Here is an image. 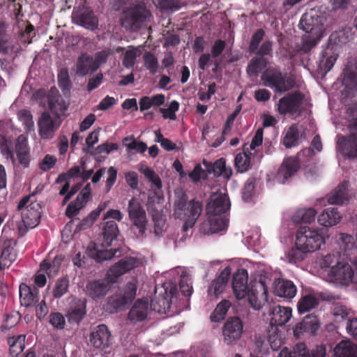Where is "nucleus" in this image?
Returning <instances> with one entry per match:
<instances>
[{"label": "nucleus", "mask_w": 357, "mask_h": 357, "mask_svg": "<svg viewBox=\"0 0 357 357\" xmlns=\"http://www.w3.org/2000/svg\"><path fill=\"white\" fill-rule=\"evenodd\" d=\"M265 86L274 90L275 92L284 93L293 89L294 81L287 74L275 68L266 70L261 77Z\"/></svg>", "instance_id": "obj_7"}, {"label": "nucleus", "mask_w": 357, "mask_h": 357, "mask_svg": "<svg viewBox=\"0 0 357 357\" xmlns=\"http://www.w3.org/2000/svg\"><path fill=\"white\" fill-rule=\"evenodd\" d=\"M61 123L62 119L59 116H52L49 112H43L38 121V134L41 139H53Z\"/></svg>", "instance_id": "obj_10"}, {"label": "nucleus", "mask_w": 357, "mask_h": 357, "mask_svg": "<svg viewBox=\"0 0 357 357\" xmlns=\"http://www.w3.org/2000/svg\"><path fill=\"white\" fill-rule=\"evenodd\" d=\"M138 51L137 50L130 46L129 47V49L126 51L123 58V65L126 68H132L136 61V59L138 56Z\"/></svg>", "instance_id": "obj_50"}, {"label": "nucleus", "mask_w": 357, "mask_h": 357, "mask_svg": "<svg viewBox=\"0 0 357 357\" xmlns=\"http://www.w3.org/2000/svg\"><path fill=\"white\" fill-rule=\"evenodd\" d=\"M208 222L209 225L208 231L217 233L227 228L229 219L227 215H208Z\"/></svg>", "instance_id": "obj_37"}, {"label": "nucleus", "mask_w": 357, "mask_h": 357, "mask_svg": "<svg viewBox=\"0 0 357 357\" xmlns=\"http://www.w3.org/2000/svg\"><path fill=\"white\" fill-rule=\"evenodd\" d=\"M144 66L151 75H155L158 70L159 63L157 57L151 52H146L143 55Z\"/></svg>", "instance_id": "obj_46"}, {"label": "nucleus", "mask_w": 357, "mask_h": 357, "mask_svg": "<svg viewBox=\"0 0 357 357\" xmlns=\"http://www.w3.org/2000/svg\"><path fill=\"white\" fill-rule=\"evenodd\" d=\"M91 184L87 183L78 194L76 199L68 205L66 210V215L68 218H72L78 214L80 209L86 204L91 195Z\"/></svg>", "instance_id": "obj_22"}, {"label": "nucleus", "mask_w": 357, "mask_h": 357, "mask_svg": "<svg viewBox=\"0 0 357 357\" xmlns=\"http://www.w3.org/2000/svg\"><path fill=\"white\" fill-rule=\"evenodd\" d=\"M297 289L290 280H279L275 284L274 294L280 297L291 299L296 294Z\"/></svg>", "instance_id": "obj_30"}, {"label": "nucleus", "mask_w": 357, "mask_h": 357, "mask_svg": "<svg viewBox=\"0 0 357 357\" xmlns=\"http://www.w3.org/2000/svg\"><path fill=\"white\" fill-rule=\"evenodd\" d=\"M20 314L17 312H12L5 316L4 324L2 327L5 329H9L15 326L20 319Z\"/></svg>", "instance_id": "obj_56"}, {"label": "nucleus", "mask_w": 357, "mask_h": 357, "mask_svg": "<svg viewBox=\"0 0 357 357\" xmlns=\"http://www.w3.org/2000/svg\"><path fill=\"white\" fill-rule=\"evenodd\" d=\"M172 301L169 296H166L165 294H160L159 295H155L151 298L150 303V308L158 313L163 314L170 308Z\"/></svg>", "instance_id": "obj_34"}, {"label": "nucleus", "mask_w": 357, "mask_h": 357, "mask_svg": "<svg viewBox=\"0 0 357 357\" xmlns=\"http://www.w3.org/2000/svg\"><path fill=\"white\" fill-rule=\"evenodd\" d=\"M137 286L135 283L129 282L116 294L108 298L107 305L112 312H118L130 303L136 296Z\"/></svg>", "instance_id": "obj_9"}, {"label": "nucleus", "mask_w": 357, "mask_h": 357, "mask_svg": "<svg viewBox=\"0 0 357 357\" xmlns=\"http://www.w3.org/2000/svg\"><path fill=\"white\" fill-rule=\"evenodd\" d=\"M254 53L259 56V57H263L264 56H272L273 42L271 40H265L263 42L261 46L258 47V50Z\"/></svg>", "instance_id": "obj_62"}, {"label": "nucleus", "mask_w": 357, "mask_h": 357, "mask_svg": "<svg viewBox=\"0 0 357 357\" xmlns=\"http://www.w3.org/2000/svg\"><path fill=\"white\" fill-rule=\"evenodd\" d=\"M75 73L78 77H84L92 73L99 68L98 62L93 61L92 56L87 53H82L77 58Z\"/></svg>", "instance_id": "obj_26"}, {"label": "nucleus", "mask_w": 357, "mask_h": 357, "mask_svg": "<svg viewBox=\"0 0 357 357\" xmlns=\"http://www.w3.org/2000/svg\"><path fill=\"white\" fill-rule=\"evenodd\" d=\"M347 181H343L337 185L329 196L328 200L331 204H343L349 201Z\"/></svg>", "instance_id": "obj_32"}, {"label": "nucleus", "mask_w": 357, "mask_h": 357, "mask_svg": "<svg viewBox=\"0 0 357 357\" xmlns=\"http://www.w3.org/2000/svg\"><path fill=\"white\" fill-rule=\"evenodd\" d=\"M41 206L37 202H31L22 213V222L26 229H33L38 225L41 216Z\"/></svg>", "instance_id": "obj_18"}, {"label": "nucleus", "mask_w": 357, "mask_h": 357, "mask_svg": "<svg viewBox=\"0 0 357 357\" xmlns=\"http://www.w3.org/2000/svg\"><path fill=\"white\" fill-rule=\"evenodd\" d=\"M144 174L145 177L157 188L160 189L162 188V182L160 177L155 173V172L149 168L146 167L144 170Z\"/></svg>", "instance_id": "obj_57"}, {"label": "nucleus", "mask_w": 357, "mask_h": 357, "mask_svg": "<svg viewBox=\"0 0 357 357\" xmlns=\"http://www.w3.org/2000/svg\"><path fill=\"white\" fill-rule=\"evenodd\" d=\"M175 214L178 218L183 219V229L187 231L192 228L203 211L202 202L192 199L188 202L185 195L175 201Z\"/></svg>", "instance_id": "obj_4"}, {"label": "nucleus", "mask_w": 357, "mask_h": 357, "mask_svg": "<svg viewBox=\"0 0 357 357\" xmlns=\"http://www.w3.org/2000/svg\"><path fill=\"white\" fill-rule=\"evenodd\" d=\"M56 161L57 159L55 156L47 154L40 162L39 167L44 172L48 171L55 166Z\"/></svg>", "instance_id": "obj_58"}, {"label": "nucleus", "mask_w": 357, "mask_h": 357, "mask_svg": "<svg viewBox=\"0 0 357 357\" xmlns=\"http://www.w3.org/2000/svg\"><path fill=\"white\" fill-rule=\"evenodd\" d=\"M300 167V160L297 157L289 156L285 158L276 173V181L280 183H284L288 178L296 174Z\"/></svg>", "instance_id": "obj_16"}, {"label": "nucleus", "mask_w": 357, "mask_h": 357, "mask_svg": "<svg viewBox=\"0 0 357 357\" xmlns=\"http://www.w3.org/2000/svg\"><path fill=\"white\" fill-rule=\"evenodd\" d=\"M140 261L134 257H126L115 263L109 270L108 275L115 278L125 274L130 270L138 267Z\"/></svg>", "instance_id": "obj_24"}, {"label": "nucleus", "mask_w": 357, "mask_h": 357, "mask_svg": "<svg viewBox=\"0 0 357 357\" xmlns=\"http://www.w3.org/2000/svg\"><path fill=\"white\" fill-rule=\"evenodd\" d=\"M47 98L50 110L54 116L61 117L67 110L68 104L66 103L57 90L52 89L48 92Z\"/></svg>", "instance_id": "obj_27"}, {"label": "nucleus", "mask_w": 357, "mask_h": 357, "mask_svg": "<svg viewBox=\"0 0 357 357\" xmlns=\"http://www.w3.org/2000/svg\"><path fill=\"white\" fill-rule=\"evenodd\" d=\"M319 326L317 317L313 314H308L303 318L301 322L296 325L294 333H310L315 334Z\"/></svg>", "instance_id": "obj_31"}, {"label": "nucleus", "mask_w": 357, "mask_h": 357, "mask_svg": "<svg viewBox=\"0 0 357 357\" xmlns=\"http://www.w3.org/2000/svg\"><path fill=\"white\" fill-rule=\"evenodd\" d=\"M254 189V181L251 179L248 180L242 189V198L245 202H250L251 200Z\"/></svg>", "instance_id": "obj_61"}, {"label": "nucleus", "mask_w": 357, "mask_h": 357, "mask_svg": "<svg viewBox=\"0 0 357 357\" xmlns=\"http://www.w3.org/2000/svg\"><path fill=\"white\" fill-rule=\"evenodd\" d=\"M19 120L22 123L26 130H31L34 126L33 115L29 110L21 109L18 112Z\"/></svg>", "instance_id": "obj_51"}, {"label": "nucleus", "mask_w": 357, "mask_h": 357, "mask_svg": "<svg viewBox=\"0 0 357 357\" xmlns=\"http://www.w3.org/2000/svg\"><path fill=\"white\" fill-rule=\"evenodd\" d=\"M127 211L131 222L141 234H144L147 224L146 213L139 201L132 197L128 202Z\"/></svg>", "instance_id": "obj_15"}, {"label": "nucleus", "mask_w": 357, "mask_h": 357, "mask_svg": "<svg viewBox=\"0 0 357 357\" xmlns=\"http://www.w3.org/2000/svg\"><path fill=\"white\" fill-rule=\"evenodd\" d=\"M58 84L63 92H68L71 88V81L67 68H62L58 73Z\"/></svg>", "instance_id": "obj_47"}, {"label": "nucleus", "mask_w": 357, "mask_h": 357, "mask_svg": "<svg viewBox=\"0 0 357 357\" xmlns=\"http://www.w3.org/2000/svg\"><path fill=\"white\" fill-rule=\"evenodd\" d=\"M319 305V300L311 294L303 296L298 301L297 307L300 314L305 313L315 308Z\"/></svg>", "instance_id": "obj_43"}, {"label": "nucleus", "mask_w": 357, "mask_h": 357, "mask_svg": "<svg viewBox=\"0 0 357 357\" xmlns=\"http://www.w3.org/2000/svg\"><path fill=\"white\" fill-rule=\"evenodd\" d=\"M341 219V215L335 208L325 209L318 217V222L321 225L331 227L337 224Z\"/></svg>", "instance_id": "obj_33"}, {"label": "nucleus", "mask_w": 357, "mask_h": 357, "mask_svg": "<svg viewBox=\"0 0 357 357\" xmlns=\"http://www.w3.org/2000/svg\"><path fill=\"white\" fill-rule=\"evenodd\" d=\"M300 29H303L306 35L303 37V43L299 49L301 53L306 54L311 51L323 37L324 31V24L319 17L305 14L299 22Z\"/></svg>", "instance_id": "obj_3"}, {"label": "nucleus", "mask_w": 357, "mask_h": 357, "mask_svg": "<svg viewBox=\"0 0 357 357\" xmlns=\"http://www.w3.org/2000/svg\"><path fill=\"white\" fill-rule=\"evenodd\" d=\"M265 36V31L262 29H257L252 36L250 44L249 52L250 53L255 52L259 46L260 43Z\"/></svg>", "instance_id": "obj_53"}, {"label": "nucleus", "mask_w": 357, "mask_h": 357, "mask_svg": "<svg viewBox=\"0 0 357 357\" xmlns=\"http://www.w3.org/2000/svg\"><path fill=\"white\" fill-rule=\"evenodd\" d=\"M339 241L340 248L344 252L356 248L354 237L349 234H340Z\"/></svg>", "instance_id": "obj_55"}, {"label": "nucleus", "mask_w": 357, "mask_h": 357, "mask_svg": "<svg viewBox=\"0 0 357 357\" xmlns=\"http://www.w3.org/2000/svg\"><path fill=\"white\" fill-rule=\"evenodd\" d=\"M86 314L85 303L79 301L75 305L72 306L67 314V318L70 324H78Z\"/></svg>", "instance_id": "obj_38"}, {"label": "nucleus", "mask_w": 357, "mask_h": 357, "mask_svg": "<svg viewBox=\"0 0 357 357\" xmlns=\"http://www.w3.org/2000/svg\"><path fill=\"white\" fill-rule=\"evenodd\" d=\"M270 314L271 315V330H268V340L271 347L276 349L280 344V340L277 339L278 326H282L289 321L292 316V310L289 307L277 305L270 310Z\"/></svg>", "instance_id": "obj_5"}, {"label": "nucleus", "mask_w": 357, "mask_h": 357, "mask_svg": "<svg viewBox=\"0 0 357 357\" xmlns=\"http://www.w3.org/2000/svg\"><path fill=\"white\" fill-rule=\"evenodd\" d=\"M324 243V236L308 227H301L296 231L295 245L304 252L308 253L317 250Z\"/></svg>", "instance_id": "obj_6"}, {"label": "nucleus", "mask_w": 357, "mask_h": 357, "mask_svg": "<svg viewBox=\"0 0 357 357\" xmlns=\"http://www.w3.org/2000/svg\"><path fill=\"white\" fill-rule=\"evenodd\" d=\"M243 331V324L239 317L228 318L222 328L224 342L228 345L236 344L241 337Z\"/></svg>", "instance_id": "obj_13"}, {"label": "nucleus", "mask_w": 357, "mask_h": 357, "mask_svg": "<svg viewBox=\"0 0 357 357\" xmlns=\"http://www.w3.org/2000/svg\"><path fill=\"white\" fill-rule=\"evenodd\" d=\"M68 287L69 280L68 278L64 277L57 280L52 291L54 298H60L62 297L68 291Z\"/></svg>", "instance_id": "obj_48"}, {"label": "nucleus", "mask_w": 357, "mask_h": 357, "mask_svg": "<svg viewBox=\"0 0 357 357\" xmlns=\"http://www.w3.org/2000/svg\"><path fill=\"white\" fill-rule=\"evenodd\" d=\"M110 284L105 279L93 280L87 282L85 292L93 300L104 298L110 289Z\"/></svg>", "instance_id": "obj_21"}, {"label": "nucleus", "mask_w": 357, "mask_h": 357, "mask_svg": "<svg viewBox=\"0 0 357 357\" xmlns=\"http://www.w3.org/2000/svg\"><path fill=\"white\" fill-rule=\"evenodd\" d=\"M25 339L26 335H18L8 338L11 356L16 357L22 352L25 347Z\"/></svg>", "instance_id": "obj_40"}, {"label": "nucleus", "mask_w": 357, "mask_h": 357, "mask_svg": "<svg viewBox=\"0 0 357 357\" xmlns=\"http://www.w3.org/2000/svg\"><path fill=\"white\" fill-rule=\"evenodd\" d=\"M15 149L17 155L29 151L26 137L23 135H20L16 140Z\"/></svg>", "instance_id": "obj_60"}, {"label": "nucleus", "mask_w": 357, "mask_h": 357, "mask_svg": "<svg viewBox=\"0 0 357 357\" xmlns=\"http://www.w3.org/2000/svg\"><path fill=\"white\" fill-rule=\"evenodd\" d=\"M149 13L141 6H135L123 12L121 24L126 29H139L146 21Z\"/></svg>", "instance_id": "obj_11"}, {"label": "nucleus", "mask_w": 357, "mask_h": 357, "mask_svg": "<svg viewBox=\"0 0 357 357\" xmlns=\"http://www.w3.org/2000/svg\"><path fill=\"white\" fill-rule=\"evenodd\" d=\"M267 63V60L264 57L252 58L246 68L248 75L257 77L266 68Z\"/></svg>", "instance_id": "obj_41"}, {"label": "nucleus", "mask_w": 357, "mask_h": 357, "mask_svg": "<svg viewBox=\"0 0 357 357\" xmlns=\"http://www.w3.org/2000/svg\"><path fill=\"white\" fill-rule=\"evenodd\" d=\"M50 323L58 329H63L65 326L66 321L61 313L53 312L50 315Z\"/></svg>", "instance_id": "obj_63"}, {"label": "nucleus", "mask_w": 357, "mask_h": 357, "mask_svg": "<svg viewBox=\"0 0 357 357\" xmlns=\"http://www.w3.org/2000/svg\"><path fill=\"white\" fill-rule=\"evenodd\" d=\"M111 333L107 326L100 324L91 333L89 342L94 348L104 350L110 344Z\"/></svg>", "instance_id": "obj_19"}, {"label": "nucleus", "mask_w": 357, "mask_h": 357, "mask_svg": "<svg viewBox=\"0 0 357 357\" xmlns=\"http://www.w3.org/2000/svg\"><path fill=\"white\" fill-rule=\"evenodd\" d=\"M342 142H345L343 140ZM342 150L340 152L348 158H357V143H342Z\"/></svg>", "instance_id": "obj_54"}, {"label": "nucleus", "mask_w": 357, "mask_h": 357, "mask_svg": "<svg viewBox=\"0 0 357 357\" xmlns=\"http://www.w3.org/2000/svg\"><path fill=\"white\" fill-rule=\"evenodd\" d=\"M354 276V271L347 263L337 262L328 273L330 280L339 285H349L353 282Z\"/></svg>", "instance_id": "obj_14"}, {"label": "nucleus", "mask_w": 357, "mask_h": 357, "mask_svg": "<svg viewBox=\"0 0 357 357\" xmlns=\"http://www.w3.org/2000/svg\"><path fill=\"white\" fill-rule=\"evenodd\" d=\"M19 291L21 305L25 307H32L39 303V290L35 285L29 286L26 283H21Z\"/></svg>", "instance_id": "obj_20"}, {"label": "nucleus", "mask_w": 357, "mask_h": 357, "mask_svg": "<svg viewBox=\"0 0 357 357\" xmlns=\"http://www.w3.org/2000/svg\"><path fill=\"white\" fill-rule=\"evenodd\" d=\"M306 253L307 252H304V250L300 249L298 246H296L288 251L287 253V258L289 263L296 264L304 259Z\"/></svg>", "instance_id": "obj_52"}, {"label": "nucleus", "mask_w": 357, "mask_h": 357, "mask_svg": "<svg viewBox=\"0 0 357 357\" xmlns=\"http://www.w3.org/2000/svg\"><path fill=\"white\" fill-rule=\"evenodd\" d=\"M149 310V303L147 298L137 299L130 309L128 319L132 324L143 321L148 316Z\"/></svg>", "instance_id": "obj_23"}, {"label": "nucleus", "mask_w": 357, "mask_h": 357, "mask_svg": "<svg viewBox=\"0 0 357 357\" xmlns=\"http://www.w3.org/2000/svg\"><path fill=\"white\" fill-rule=\"evenodd\" d=\"M230 208V202L227 195L225 193H215L211 197L210 202L206 205L208 215H226Z\"/></svg>", "instance_id": "obj_17"}, {"label": "nucleus", "mask_w": 357, "mask_h": 357, "mask_svg": "<svg viewBox=\"0 0 357 357\" xmlns=\"http://www.w3.org/2000/svg\"><path fill=\"white\" fill-rule=\"evenodd\" d=\"M248 273L247 270L241 268L238 270L233 275L232 289L238 300L245 296L248 297L250 306L255 310H260L264 302L267 300V287L265 282L259 281L248 285Z\"/></svg>", "instance_id": "obj_1"}, {"label": "nucleus", "mask_w": 357, "mask_h": 357, "mask_svg": "<svg viewBox=\"0 0 357 357\" xmlns=\"http://www.w3.org/2000/svg\"><path fill=\"white\" fill-rule=\"evenodd\" d=\"M119 233V228L114 220L105 222L100 239L101 243L100 244L91 243L86 250L87 255L100 263L112 259L117 252L120 255L121 252L118 248L107 249L108 247L116 246Z\"/></svg>", "instance_id": "obj_2"}, {"label": "nucleus", "mask_w": 357, "mask_h": 357, "mask_svg": "<svg viewBox=\"0 0 357 357\" xmlns=\"http://www.w3.org/2000/svg\"><path fill=\"white\" fill-rule=\"evenodd\" d=\"M78 23L84 28L89 30H94L98 27V20L93 10L86 9L77 18Z\"/></svg>", "instance_id": "obj_36"}, {"label": "nucleus", "mask_w": 357, "mask_h": 357, "mask_svg": "<svg viewBox=\"0 0 357 357\" xmlns=\"http://www.w3.org/2000/svg\"><path fill=\"white\" fill-rule=\"evenodd\" d=\"M299 130L298 124H292L287 130L283 137V145L287 149H291L298 144Z\"/></svg>", "instance_id": "obj_39"}, {"label": "nucleus", "mask_w": 357, "mask_h": 357, "mask_svg": "<svg viewBox=\"0 0 357 357\" xmlns=\"http://www.w3.org/2000/svg\"><path fill=\"white\" fill-rule=\"evenodd\" d=\"M0 151L3 155L14 160V152L11 148V144L5 137L0 139Z\"/></svg>", "instance_id": "obj_64"}, {"label": "nucleus", "mask_w": 357, "mask_h": 357, "mask_svg": "<svg viewBox=\"0 0 357 357\" xmlns=\"http://www.w3.org/2000/svg\"><path fill=\"white\" fill-rule=\"evenodd\" d=\"M180 291L185 296H190L192 293V287L190 280L187 276L181 275L179 281Z\"/></svg>", "instance_id": "obj_59"}, {"label": "nucleus", "mask_w": 357, "mask_h": 357, "mask_svg": "<svg viewBox=\"0 0 357 357\" xmlns=\"http://www.w3.org/2000/svg\"><path fill=\"white\" fill-rule=\"evenodd\" d=\"M204 165L208 174H213L218 177L222 176L225 178L229 179L232 176V169L226 166V161L224 158H220L213 163L204 161Z\"/></svg>", "instance_id": "obj_28"}, {"label": "nucleus", "mask_w": 357, "mask_h": 357, "mask_svg": "<svg viewBox=\"0 0 357 357\" xmlns=\"http://www.w3.org/2000/svg\"><path fill=\"white\" fill-rule=\"evenodd\" d=\"M231 303L228 300L222 301L211 314L210 318L213 322H219L225 319L229 309L231 307Z\"/></svg>", "instance_id": "obj_44"}, {"label": "nucleus", "mask_w": 357, "mask_h": 357, "mask_svg": "<svg viewBox=\"0 0 357 357\" xmlns=\"http://www.w3.org/2000/svg\"><path fill=\"white\" fill-rule=\"evenodd\" d=\"M348 128L349 130L348 136L338 137L337 147L339 151L342 150V143H344L343 140H345V142L357 143V117L350 121Z\"/></svg>", "instance_id": "obj_42"}, {"label": "nucleus", "mask_w": 357, "mask_h": 357, "mask_svg": "<svg viewBox=\"0 0 357 357\" xmlns=\"http://www.w3.org/2000/svg\"><path fill=\"white\" fill-rule=\"evenodd\" d=\"M338 56V47L336 44L328 43L323 47L319 56L318 73L326 75L334 66Z\"/></svg>", "instance_id": "obj_12"}, {"label": "nucleus", "mask_w": 357, "mask_h": 357, "mask_svg": "<svg viewBox=\"0 0 357 357\" xmlns=\"http://www.w3.org/2000/svg\"><path fill=\"white\" fill-rule=\"evenodd\" d=\"M337 357H357V347L350 340H342L334 349Z\"/></svg>", "instance_id": "obj_35"}, {"label": "nucleus", "mask_w": 357, "mask_h": 357, "mask_svg": "<svg viewBox=\"0 0 357 357\" xmlns=\"http://www.w3.org/2000/svg\"><path fill=\"white\" fill-rule=\"evenodd\" d=\"M317 211L312 208H303L298 211L294 217L295 222L309 224L314 220Z\"/></svg>", "instance_id": "obj_45"}, {"label": "nucleus", "mask_w": 357, "mask_h": 357, "mask_svg": "<svg viewBox=\"0 0 357 357\" xmlns=\"http://www.w3.org/2000/svg\"><path fill=\"white\" fill-rule=\"evenodd\" d=\"M235 167L238 172H244L247 171L250 165V158L245 153H240L236 155Z\"/></svg>", "instance_id": "obj_49"}, {"label": "nucleus", "mask_w": 357, "mask_h": 357, "mask_svg": "<svg viewBox=\"0 0 357 357\" xmlns=\"http://www.w3.org/2000/svg\"><path fill=\"white\" fill-rule=\"evenodd\" d=\"M303 100L304 95L300 91L289 93L279 100L278 111L282 115L301 116L304 111Z\"/></svg>", "instance_id": "obj_8"}, {"label": "nucleus", "mask_w": 357, "mask_h": 357, "mask_svg": "<svg viewBox=\"0 0 357 357\" xmlns=\"http://www.w3.org/2000/svg\"><path fill=\"white\" fill-rule=\"evenodd\" d=\"M279 357H325V349L321 347L317 348L310 354L304 343H298L296 345L293 352L289 351L287 348L283 349Z\"/></svg>", "instance_id": "obj_25"}, {"label": "nucleus", "mask_w": 357, "mask_h": 357, "mask_svg": "<svg viewBox=\"0 0 357 357\" xmlns=\"http://www.w3.org/2000/svg\"><path fill=\"white\" fill-rule=\"evenodd\" d=\"M230 272L225 268L222 271L220 275L213 280L208 288V295H214L215 298L224 291L225 287L228 282Z\"/></svg>", "instance_id": "obj_29"}]
</instances>
